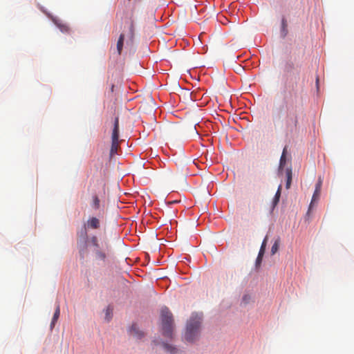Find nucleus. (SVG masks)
<instances>
[{
  "instance_id": "7",
  "label": "nucleus",
  "mask_w": 354,
  "mask_h": 354,
  "mask_svg": "<svg viewBox=\"0 0 354 354\" xmlns=\"http://www.w3.org/2000/svg\"><path fill=\"white\" fill-rule=\"evenodd\" d=\"M93 253L94 254H95V259L97 260L102 261H104L106 260V254L104 251L101 250L100 248L94 249Z\"/></svg>"
},
{
  "instance_id": "24",
  "label": "nucleus",
  "mask_w": 354,
  "mask_h": 354,
  "mask_svg": "<svg viewBox=\"0 0 354 354\" xmlns=\"http://www.w3.org/2000/svg\"><path fill=\"white\" fill-rule=\"evenodd\" d=\"M282 22H283V26H284L286 24V21L284 19H283Z\"/></svg>"
},
{
  "instance_id": "15",
  "label": "nucleus",
  "mask_w": 354,
  "mask_h": 354,
  "mask_svg": "<svg viewBox=\"0 0 354 354\" xmlns=\"http://www.w3.org/2000/svg\"><path fill=\"white\" fill-rule=\"evenodd\" d=\"M89 243L91 245H93V247H94V249L100 248L99 240L97 239V237L96 236H93L90 237Z\"/></svg>"
},
{
  "instance_id": "14",
  "label": "nucleus",
  "mask_w": 354,
  "mask_h": 354,
  "mask_svg": "<svg viewBox=\"0 0 354 354\" xmlns=\"http://www.w3.org/2000/svg\"><path fill=\"white\" fill-rule=\"evenodd\" d=\"M59 315V305H57V308H55L54 316H53V318H52L51 324H50L51 328H53L55 326V323L58 320Z\"/></svg>"
},
{
  "instance_id": "21",
  "label": "nucleus",
  "mask_w": 354,
  "mask_h": 354,
  "mask_svg": "<svg viewBox=\"0 0 354 354\" xmlns=\"http://www.w3.org/2000/svg\"><path fill=\"white\" fill-rule=\"evenodd\" d=\"M267 237L263 239V243H261L260 250H264L266 248Z\"/></svg>"
},
{
  "instance_id": "22",
  "label": "nucleus",
  "mask_w": 354,
  "mask_h": 354,
  "mask_svg": "<svg viewBox=\"0 0 354 354\" xmlns=\"http://www.w3.org/2000/svg\"><path fill=\"white\" fill-rule=\"evenodd\" d=\"M265 250H260L259 253H258L257 257H263Z\"/></svg>"
},
{
  "instance_id": "1",
  "label": "nucleus",
  "mask_w": 354,
  "mask_h": 354,
  "mask_svg": "<svg viewBox=\"0 0 354 354\" xmlns=\"http://www.w3.org/2000/svg\"><path fill=\"white\" fill-rule=\"evenodd\" d=\"M202 318L197 314L193 315L187 323L186 332L184 338L187 342H194L198 338L200 325Z\"/></svg>"
},
{
  "instance_id": "26",
  "label": "nucleus",
  "mask_w": 354,
  "mask_h": 354,
  "mask_svg": "<svg viewBox=\"0 0 354 354\" xmlns=\"http://www.w3.org/2000/svg\"><path fill=\"white\" fill-rule=\"evenodd\" d=\"M113 88H114V86H113V85H112V86H111V91H113Z\"/></svg>"
},
{
  "instance_id": "23",
  "label": "nucleus",
  "mask_w": 354,
  "mask_h": 354,
  "mask_svg": "<svg viewBox=\"0 0 354 354\" xmlns=\"http://www.w3.org/2000/svg\"><path fill=\"white\" fill-rule=\"evenodd\" d=\"M247 66H248V65H247V60H245V65H244V67L245 68V67H247Z\"/></svg>"
},
{
  "instance_id": "25",
  "label": "nucleus",
  "mask_w": 354,
  "mask_h": 354,
  "mask_svg": "<svg viewBox=\"0 0 354 354\" xmlns=\"http://www.w3.org/2000/svg\"><path fill=\"white\" fill-rule=\"evenodd\" d=\"M244 300H245V302H247V297L246 296H245Z\"/></svg>"
},
{
  "instance_id": "17",
  "label": "nucleus",
  "mask_w": 354,
  "mask_h": 354,
  "mask_svg": "<svg viewBox=\"0 0 354 354\" xmlns=\"http://www.w3.org/2000/svg\"><path fill=\"white\" fill-rule=\"evenodd\" d=\"M163 347L165 350H166L168 353L171 354H175L177 352V349L175 347H173L167 344H163Z\"/></svg>"
},
{
  "instance_id": "16",
  "label": "nucleus",
  "mask_w": 354,
  "mask_h": 354,
  "mask_svg": "<svg viewBox=\"0 0 354 354\" xmlns=\"http://www.w3.org/2000/svg\"><path fill=\"white\" fill-rule=\"evenodd\" d=\"M280 239H276L275 242H274L272 246H271L270 253L271 254H274L277 252L278 248H279Z\"/></svg>"
},
{
  "instance_id": "12",
  "label": "nucleus",
  "mask_w": 354,
  "mask_h": 354,
  "mask_svg": "<svg viewBox=\"0 0 354 354\" xmlns=\"http://www.w3.org/2000/svg\"><path fill=\"white\" fill-rule=\"evenodd\" d=\"M292 178V171L290 168L286 169V188L290 189L291 179Z\"/></svg>"
},
{
  "instance_id": "19",
  "label": "nucleus",
  "mask_w": 354,
  "mask_h": 354,
  "mask_svg": "<svg viewBox=\"0 0 354 354\" xmlns=\"http://www.w3.org/2000/svg\"><path fill=\"white\" fill-rule=\"evenodd\" d=\"M234 71L238 73H241L242 72L243 67L241 66V64L236 63V64L234 65Z\"/></svg>"
},
{
  "instance_id": "2",
  "label": "nucleus",
  "mask_w": 354,
  "mask_h": 354,
  "mask_svg": "<svg viewBox=\"0 0 354 354\" xmlns=\"http://www.w3.org/2000/svg\"><path fill=\"white\" fill-rule=\"evenodd\" d=\"M160 320L162 335L167 338H171L174 330V319L171 313L167 307L161 309Z\"/></svg>"
},
{
  "instance_id": "9",
  "label": "nucleus",
  "mask_w": 354,
  "mask_h": 354,
  "mask_svg": "<svg viewBox=\"0 0 354 354\" xmlns=\"http://www.w3.org/2000/svg\"><path fill=\"white\" fill-rule=\"evenodd\" d=\"M91 207L95 210L100 209V198L97 195H93L91 197Z\"/></svg>"
},
{
  "instance_id": "3",
  "label": "nucleus",
  "mask_w": 354,
  "mask_h": 354,
  "mask_svg": "<svg viewBox=\"0 0 354 354\" xmlns=\"http://www.w3.org/2000/svg\"><path fill=\"white\" fill-rule=\"evenodd\" d=\"M111 148H110V156H113L116 154L119 149V118H115L113 120L112 135H111Z\"/></svg>"
},
{
  "instance_id": "20",
  "label": "nucleus",
  "mask_w": 354,
  "mask_h": 354,
  "mask_svg": "<svg viewBox=\"0 0 354 354\" xmlns=\"http://www.w3.org/2000/svg\"><path fill=\"white\" fill-rule=\"evenodd\" d=\"M261 261H262V257H257V260H256V266H257V268H259L260 267L261 263Z\"/></svg>"
},
{
  "instance_id": "5",
  "label": "nucleus",
  "mask_w": 354,
  "mask_h": 354,
  "mask_svg": "<svg viewBox=\"0 0 354 354\" xmlns=\"http://www.w3.org/2000/svg\"><path fill=\"white\" fill-rule=\"evenodd\" d=\"M100 219L94 216L89 218L88 220H87L86 224H84V227H86V229L96 230L100 228Z\"/></svg>"
},
{
  "instance_id": "6",
  "label": "nucleus",
  "mask_w": 354,
  "mask_h": 354,
  "mask_svg": "<svg viewBox=\"0 0 354 354\" xmlns=\"http://www.w3.org/2000/svg\"><path fill=\"white\" fill-rule=\"evenodd\" d=\"M129 335L136 339H142L145 335L143 332L140 330L136 324H133L131 329H129Z\"/></svg>"
},
{
  "instance_id": "10",
  "label": "nucleus",
  "mask_w": 354,
  "mask_h": 354,
  "mask_svg": "<svg viewBox=\"0 0 354 354\" xmlns=\"http://www.w3.org/2000/svg\"><path fill=\"white\" fill-rule=\"evenodd\" d=\"M286 153H287V147L286 146L285 148H283L282 155H281V157H280L279 169L283 168L286 165Z\"/></svg>"
},
{
  "instance_id": "8",
  "label": "nucleus",
  "mask_w": 354,
  "mask_h": 354,
  "mask_svg": "<svg viewBox=\"0 0 354 354\" xmlns=\"http://www.w3.org/2000/svg\"><path fill=\"white\" fill-rule=\"evenodd\" d=\"M124 37L125 36L124 35L123 33L120 34L118 40V43H116V51H118V55H120V54L122 53Z\"/></svg>"
},
{
  "instance_id": "18",
  "label": "nucleus",
  "mask_w": 354,
  "mask_h": 354,
  "mask_svg": "<svg viewBox=\"0 0 354 354\" xmlns=\"http://www.w3.org/2000/svg\"><path fill=\"white\" fill-rule=\"evenodd\" d=\"M129 39H132L133 37V22H131V25H129Z\"/></svg>"
},
{
  "instance_id": "13",
  "label": "nucleus",
  "mask_w": 354,
  "mask_h": 354,
  "mask_svg": "<svg viewBox=\"0 0 354 354\" xmlns=\"http://www.w3.org/2000/svg\"><path fill=\"white\" fill-rule=\"evenodd\" d=\"M55 25L57 26V28L60 29L61 32H69V27L67 24H64L61 21H57L55 22Z\"/></svg>"
},
{
  "instance_id": "4",
  "label": "nucleus",
  "mask_w": 354,
  "mask_h": 354,
  "mask_svg": "<svg viewBox=\"0 0 354 354\" xmlns=\"http://www.w3.org/2000/svg\"><path fill=\"white\" fill-rule=\"evenodd\" d=\"M322 184V180L320 177L318 178L317 185H315V189L314 194H313L311 203H310V204H309L308 212H307V214H306L308 217L310 216V214L311 213V209L313 208V203L317 202L319 200V194H321Z\"/></svg>"
},
{
  "instance_id": "11",
  "label": "nucleus",
  "mask_w": 354,
  "mask_h": 354,
  "mask_svg": "<svg viewBox=\"0 0 354 354\" xmlns=\"http://www.w3.org/2000/svg\"><path fill=\"white\" fill-rule=\"evenodd\" d=\"M281 185H279V188H277V192L275 194V196L273 198L272 201V206L273 207H276L278 203L279 202L280 196H281Z\"/></svg>"
}]
</instances>
